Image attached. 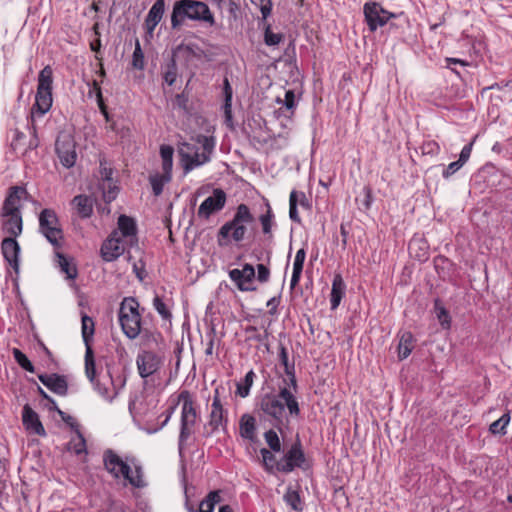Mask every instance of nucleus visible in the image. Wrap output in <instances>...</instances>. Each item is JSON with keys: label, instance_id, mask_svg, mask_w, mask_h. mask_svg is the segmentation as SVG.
<instances>
[{"label": "nucleus", "instance_id": "1", "mask_svg": "<svg viewBox=\"0 0 512 512\" xmlns=\"http://www.w3.org/2000/svg\"><path fill=\"white\" fill-rule=\"evenodd\" d=\"M279 358L284 366L287 379H284V386L279 387L277 393L265 394L260 401V409L265 415L272 418L277 425H282L287 413L291 417L300 415L299 402L294 393L297 392V380L294 372V365L289 363L288 352L285 347H281Z\"/></svg>", "mask_w": 512, "mask_h": 512}, {"label": "nucleus", "instance_id": "45", "mask_svg": "<svg viewBox=\"0 0 512 512\" xmlns=\"http://www.w3.org/2000/svg\"><path fill=\"white\" fill-rule=\"evenodd\" d=\"M260 454L262 456L263 466L265 470L269 473L276 470V463L278 461H276V457L274 456V454L266 448H262L260 450Z\"/></svg>", "mask_w": 512, "mask_h": 512}, {"label": "nucleus", "instance_id": "27", "mask_svg": "<svg viewBox=\"0 0 512 512\" xmlns=\"http://www.w3.org/2000/svg\"><path fill=\"white\" fill-rule=\"evenodd\" d=\"M346 293V284L340 274L334 275L330 293L331 310H336Z\"/></svg>", "mask_w": 512, "mask_h": 512}, {"label": "nucleus", "instance_id": "64", "mask_svg": "<svg viewBox=\"0 0 512 512\" xmlns=\"http://www.w3.org/2000/svg\"><path fill=\"white\" fill-rule=\"evenodd\" d=\"M472 143L465 145L459 155V161L464 165L470 158L472 152Z\"/></svg>", "mask_w": 512, "mask_h": 512}, {"label": "nucleus", "instance_id": "61", "mask_svg": "<svg viewBox=\"0 0 512 512\" xmlns=\"http://www.w3.org/2000/svg\"><path fill=\"white\" fill-rule=\"evenodd\" d=\"M174 149L170 145H161L160 156L162 161H173Z\"/></svg>", "mask_w": 512, "mask_h": 512}, {"label": "nucleus", "instance_id": "11", "mask_svg": "<svg viewBox=\"0 0 512 512\" xmlns=\"http://www.w3.org/2000/svg\"><path fill=\"white\" fill-rule=\"evenodd\" d=\"M363 14L371 32L383 27L391 18L396 16L394 13L385 10L378 2H366L363 6Z\"/></svg>", "mask_w": 512, "mask_h": 512}, {"label": "nucleus", "instance_id": "29", "mask_svg": "<svg viewBox=\"0 0 512 512\" xmlns=\"http://www.w3.org/2000/svg\"><path fill=\"white\" fill-rule=\"evenodd\" d=\"M305 258H306L305 249L304 248L299 249L296 252V255L294 258L293 272H292V277H291V281H290L291 289H294L298 285V283L301 279Z\"/></svg>", "mask_w": 512, "mask_h": 512}, {"label": "nucleus", "instance_id": "24", "mask_svg": "<svg viewBox=\"0 0 512 512\" xmlns=\"http://www.w3.org/2000/svg\"><path fill=\"white\" fill-rule=\"evenodd\" d=\"M39 233L46 235L48 230L62 226L54 209L44 208L38 216Z\"/></svg>", "mask_w": 512, "mask_h": 512}, {"label": "nucleus", "instance_id": "19", "mask_svg": "<svg viewBox=\"0 0 512 512\" xmlns=\"http://www.w3.org/2000/svg\"><path fill=\"white\" fill-rule=\"evenodd\" d=\"M25 193L27 191L24 187H10L0 210V215L21 214V197Z\"/></svg>", "mask_w": 512, "mask_h": 512}, {"label": "nucleus", "instance_id": "10", "mask_svg": "<svg viewBox=\"0 0 512 512\" xmlns=\"http://www.w3.org/2000/svg\"><path fill=\"white\" fill-rule=\"evenodd\" d=\"M196 142L202 146L203 151L201 153L195 152L193 155L186 154L184 156V170L189 172L194 168L201 166L211 159V154L215 148V138L213 136L198 135Z\"/></svg>", "mask_w": 512, "mask_h": 512}, {"label": "nucleus", "instance_id": "39", "mask_svg": "<svg viewBox=\"0 0 512 512\" xmlns=\"http://www.w3.org/2000/svg\"><path fill=\"white\" fill-rule=\"evenodd\" d=\"M153 307L163 320H170L172 318L170 307L162 297L155 295L153 298Z\"/></svg>", "mask_w": 512, "mask_h": 512}, {"label": "nucleus", "instance_id": "25", "mask_svg": "<svg viewBox=\"0 0 512 512\" xmlns=\"http://www.w3.org/2000/svg\"><path fill=\"white\" fill-rule=\"evenodd\" d=\"M2 219V231L9 234V237H18L23 230L21 214L0 215Z\"/></svg>", "mask_w": 512, "mask_h": 512}, {"label": "nucleus", "instance_id": "41", "mask_svg": "<svg viewBox=\"0 0 512 512\" xmlns=\"http://www.w3.org/2000/svg\"><path fill=\"white\" fill-rule=\"evenodd\" d=\"M43 236L55 248H60L63 244L64 236L61 226L48 230L47 234Z\"/></svg>", "mask_w": 512, "mask_h": 512}, {"label": "nucleus", "instance_id": "7", "mask_svg": "<svg viewBox=\"0 0 512 512\" xmlns=\"http://www.w3.org/2000/svg\"><path fill=\"white\" fill-rule=\"evenodd\" d=\"M225 389L223 386H218L214 389L212 403L208 415V422L205 426L207 435H211L217 431L226 430L228 425V410L225 405Z\"/></svg>", "mask_w": 512, "mask_h": 512}, {"label": "nucleus", "instance_id": "48", "mask_svg": "<svg viewBox=\"0 0 512 512\" xmlns=\"http://www.w3.org/2000/svg\"><path fill=\"white\" fill-rule=\"evenodd\" d=\"M274 214L271 207L268 205V209L265 214L259 217V221L262 226V231L265 235H271L273 225Z\"/></svg>", "mask_w": 512, "mask_h": 512}, {"label": "nucleus", "instance_id": "50", "mask_svg": "<svg viewBox=\"0 0 512 512\" xmlns=\"http://www.w3.org/2000/svg\"><path fill=\"white\" fill-rule=\"evenodd\" d=\"M284 36L282 33H274L271 29V26L268 24L264 30V42L267 46H276L282 40Z\"/></svg>", "mask_w": 512, "mask_h": 512}, {"label": "nucleus", "instance_id": "43", "mask_svg": "<svg viewBox=\"0 0 512 512\" xmlns=\"http://www.w3.org/2000/svg\"><path fill=\"white\" fill-rule=\"evenodd\" d=\"M57 256L61 271L65 273L69 279H74L77 276L76 267L72 265L63 254L57 253Z\"/></svg>", "mask_w": 512, "mask_h": 512}, {"label": "nucleus", "instance_id": "40", "mask_svg": "<svg viewBox=\"0 0 512 512\" xmlns=\"http://www.w3.org/2000/svg\"><path fill=\"white\" fill-rule=\"evenodd\" d=\"M510 422V414L505 413L503 414L499 419L492 422L489 427V431L492 434H500L504 435L506 434V427Z\"/></svg>", "mask_w": 512, "mask_h": 512}, {"label": "nucleus", "instance_id": "36", "mask_svg": "<svg viewBox=\"0 0 512 512\" xmlns=\"http://www.w3.org/2000/svg\"><path fill=\"white\" fill-rule=\"evenodd\" d=\"M256 377V374L253 370H250L246 373L244 379L242 382L237 383V395H239L242 398H245L250 393V388L253 385L254 379Z\"/></svg>", "mask_w": 512, "mask_h": 512}, {"label": "nucleus", "instance_id": "63", "mask_svg": "<svg viewBox=\"0 0 512 512\" xmlns=\"http://www.w3.org/2000/svg\"><path fill=\"white\" fill-rule=\"evenodd\" d=\"M171 405L166 409V411L162 414L164 417V420L162 422V426H165L169 420L171 419L172 415L174 414L176 408L178 405H175V399H170Z\"/></svg>", "mask_w": 512, "mask_h": 512}, {"label": "nucleus", "instance_id": "14", "mask_svg": "<svg viewBox=\"0 0 512 512\" xmlns=\"http://www.w3.org/2000/svg\"><path fill=\"white\" fill-rule=\"evenodd\" d=\"M132 248L134 246L126 245V241L118 236V232H112L101 246V256L107 262L114 261L126 251L130 253Z\"/></svg>", "mask_w": 512, "mask_h": 512}, {"label": "nucleus", "instance_id": "49", "mask_svg": "<svg viewBox=\"0 0 512 512\" xmlns=\"http://www.w3.org/2000/svg\"><path fill=\"white\" fill-rule=\"evenodd\" d=\"M264 438L269 448L274 452L281 451V441L278 434L273 429H270L264 433Z\"/></svg>", "mask_w": 512, "mask_h": 512}, {"label": "nucleus", "instance_id": "3", "mask_svg": "<svg viewBox=\"0 0 512 512\" xmlns=\"http://www.w3.org/2000/svg\"><path fill=\"white\" fill-rule=\"evenodd\" d=\"M118 322L123 334L130 340L138 338L142 333L147 336V346L153 342L156 346L162 335L160 333H149L143 328L142 312L140 303L135 297H124L118 310Z\"/></svg>", "mask_w": 512, "mask_h": 512}, {"label": "nucleus", "instance_id": "8", "mask_svg": "<svg viewBox=\"0 0 512 512\" xmlns=\"http://www.w3.org/2000/svg\"><path fill=\"white\" fill-rule=\"evenodd\" d=\"M95 331V323L93 318L82 316V338L86 347L85 353V371L88 379L93 381L96 376V362L93 351V335Z\"/></svg>", "mask_w": 512, "mask_h": 512}, {"label": "nucleus", "instance_id": "16", "mask_svg": "<svg viewBox=\"0 0 512 512\" xmlns=\"http://www.w3.org/2000/svg\"><path fill=\"white\" fill-rule=\"evenodd\" d=\"M227 196L224 190L216 188L211 196L207 197L199 206L197 215L199 218L208 219L212 214L221 211L226 204Z\"/></svg>", "mask_w": 512, "mask_h": 512}, {"label": "nucleus", "instance_id": "53", "mask_svg": "<svg viewBox=\"0 0 512 512\" xmlns=\"http://www.w3.org/2000/svg\"><path fill=\"white\" fill-rule=\"evenodd\" d=\"M293 198H294V204L296 206L300 205L303 208H309V206H310L309 200L303 191H297L295 189L292 190L290 192V196H289L290 203H292Z\"/></svg>", "mask_w": 512, "mask_h": 512}, {"label": "nucleus", "instance_id": "37", "mask_svg": "<svg viewBox=\"0 0 512 512\" xmlns=\"http://www.w3.org/2000/svg\"><path fill=\"white\" fill-rule=\"evenodd\" d=\"M149 181L152 186L153 194L155 196H159L163 192L164 185L171 181V177L162 173H156L154 175H150Z\"/></svg>", "mask_w": 512, "mask_h": 512}, {"label": "nucleus", "instance_id": "33", "mask_svg": "<svg viewBox=\"0 0 512 512\" xmlns=\"http://www.w3.org/2000/svg\"><path fill=\"white\" fill-rule=\"evenodd\" d=\"M75 435L67 443L66 449L70 452H74L76 455L86 453V441L80 432V430L74 431Z\"/></svg>", "mask_w": 512, "mask_h": 512}, {"label": "nucleus", "instance_id": "30", "mask_svg": "<svg viewBox=\"0 0 512 512\" xmlns=\"http://www.w3.org/2000/svg\"><path fill=\"white\" fill-rule=\"evenodd\" d=\"M414 336L411 332L405 331L400 335L398 344V357L400 360L406 359L414 349Z\"/></svg>", "mask_w": 512, "mask_h": 512}, {"label": "nucleus", "instance_id": "17", "mask_svg": "<svg viewBox=\"0 0 512 512\" xmlns=\"http://www.w3.org/2000/svg\"><path fill=\"white\" fill-rule=\"evenodd\" d=\"M113 232H118V236L126 241V245L138 248L137 224L134 218L121 214L118 217L117 229Z\"/></svg>", "mask_w": 512, "mask_h": 512}, {"label": "nucleus", "instance_id": "35", "mask_svg": "<svg viewBox=\"0 0 512 512\" xmlns=\"http://www.w3.org/2000/svg\"><path fill=\"white\" fill-rule=\"evenodd\" d=\"M53 83V70L47 65L45 66L38 75V86L37 89L52 91Z\"/></svg>", "mask_w": 512, "mask_h": 512}, {"label": "nucleus", "instance_id": "62", "mask_svg": "<svg viewBox=\"0 0 512 512\" xmlns=\"http://www.w3.org/2000/svg\"><path fill=\"white\" fill-rule=\"evenodd\" d=\"M260 11L263 19H266L272 11V1L271 0H260L259 3Z\"/></svg>", "mask_w": 512, "mask_h": 512}, {"label": "nucleus", "instance_id": "51", "mask_svg": "<svg viewBox=\"0 0 512 512\" xmlns=\"http://www.w3.org/2000/svg\"><path fill=\"white\" fill-rule=\"evenodd\" d=\"M144 53L142 51L140 42L138 39L135 40V49L132 55V66L135 69L142 70L144 68Z\"/></svg>", "mask_w": 512, "mask_h": 512}, {"label": "nucleus", "instance_id": "12", "mask_svg": "<svg viewBox=\"0 0 512 512\" xmlns=\"http://www.w3.org/2000/svg\"><path fill=\"white\" fill-rule=\"evenodd\" d=\"M106 164V161L100 160L101 183H98V190L102 191L104 202L111 203L117 198L120 187L118 180L113 177L114 170L111 167H107Z\"/></svg>", "mask_w": 512, "mask_h": 512}, {"label": "nucleus", "instance_id": "2", "mask_svg": "<svg viewBox=\"0 0 512 512\" xmlns=\"http://www.w3.org/2000/svg\"><path fill=\"white\" fill-rule=\"evenodd\" d=\"M104 469L113 479H125L134 488H144L147 483L142 465L134 456L121 457L115 450L106 449L102 454Z\"/></svg>", "mask_w": 512, "mask_h": 512}, {"label": "nucleus", "instance_id": "21", "mask_svg": "<svg viewBox=\"0 0 512 512\" xmlns=\"http://www.w3.org/2000/svg\"><path fill=\"white\" fill-rule=\"evenodd\" d=\"M22 422L23 426L29 433H33L42 437L46 436V431L39 419L38 414L30 407L29 404H26L23 407Z\"/></svg>", "mask_w": 512, "mask_h": 512}, {"label": "nucleus", "instance_id": "55", "mask_svg": "<svg viewBox=\"0 0 512 512\" xmlns=\"http://www.w3.org/2000/svg\"><path fill=\"white\" fill-rule=\"evenodd\" d=\"M53 409H55L59 416L61 417V419L74 431L76 430H79V425L77 423V421L75 420L74 417L68 415L67 413L63 412L62 410H60L57 406L53 407Z\"/></svg>", "mask_w": 512, "mask_h": 512}, {"label": "nucleus", "instance_id": "58", "mask_svg": "<svg viewBox=\"0 0 512 512\" xmlns=\"http://www.w3.org/2000/svg\"><path fill=\"white\" fill-rule=\"evenodd\" d=\"M462 167L463 164L459 160L450 163L442 172L443 178L448 179Z\"/></svg>", "mask_w": 512, "mask_h": 512}, {"label": "nucleus", "instance_id": "9", "mask_svg": "<svg viewBox=\"0 0 512 512\" xmlns=\"http://www.w3.org/2000/svg\"><path fill=\"white\" fill-rule=\"evenodd\" d=\"M55 152L63 167L69 169L75 165L77 160L76 142L70 132H59L55 141Z\"/></svg>", "mask_w": 512, "mask_h": 512}, {"label": "nucleus", "instance_id": "54", "mask_svg": "<svg viewBox=\"0 0 512 512\" xmlns=\"http://www.w3.org/2000/svg\"><path fill=\"white\" fill-rule=\"evenodd\" d=\"M216 343V333L214 329H211L206 334V343H205V355L212 356L214 354V348Z\"/></svg>", "mask_w": 512, "mask_h": 512}, {"label": "nucleus", "instance_id": "31", "mask_svg": "<svg viewBox=\"0 0 512 512\" xmlns=\"http://www.w3.org/2000/svg\"><path fill=\"white\" fill-rule=\"evenodd\" d=\"M52 105V91L37 89L34 108L41 114L49 111Z\"/></svg>", "mask_w": 512, "mask_h": 512}, {"label": "nucleus", "instance_id": "22", "mask_svg": "<svg viewBox=\"0 0 512 512\" xmlns=\"http://www.w3.org/2000/svg\"><path fill=\"white\" fill-rule=\"evenodd\" d=\"M38 379L53 393L60 396L67 395L68 383L64 375H59L56 373L40 374L38 375Z\"/></svg>", "mask_w": 512, "mask_h": 512}, {"label": "nucleus", "instance_id": "42", "mask_svg": "<svg viewBox=\"0 0 512 512\" xmlns=\"http://www.w3.org/2000/svg\"><path fill=\"white\" fill-rule=\"evenodd\" d=\"M12 353L15 361L21 368L31 373L35 371L34 365L21 350L13 348Z\"/></svg>", "mask_w": 512, "mask_h": 512}, {"label": "nucleus", "instance_id": "23", "mask_svg": "<svg viewBox=\"0 0 512 512\" xmlns=\"http://www.w3.org/2000/svg\"><path fill=\"white\" fill-rule=\"evenodd\" d=\"M165 11V0H156L150 8L144 26L148 34L152 35L156 26L161 21Z\"/></svg>", "mask_w": 512, "mask_h": 512}, {"label": "nucleus", "instance_id": "32", "mask_svg": "<svg viewBox=\"0 0 512 512\" xmlns=\"http://www.w3.org/2000/svg\"><path fill=\"white\" fill-rule=\"evenodd\" d=\"M221 500L222 498L220 490L210 491L206 495V497L199 503L197 512H213L216 504L220 503Z\"/></svg>", "mask_w": 512, "mask_h": 512}, {"label": "nucleus", "instance_id": "46", "mask_svg": "<svg viewBox=\"0 0 512 512\" xmlns=\"http://www.w3.org/2000/svg\"><path fill=\"white\" fill-rule=\"evenodd\" d=\"M224 95H225V103H224V112L227 121H230L232 118L231 115V101H232V87L227 78L224 79Z\"/></svg>", "mask_w": 512, "mask_h": 512}, {"label": "nucleus", "instance_id": "13", "mask_svg": "<svg viewBox=\"0 0 512 512\" xmlns=\"http://www.w3.org/2000/svg\"><path fill=\"white\" fill-rule=\"evenodd\" d=\"M306 458L300 442L294 443L285 455L276 463V470L282 473H290L295 468H300Z\"/></svg>", "mask_w": 512, "mask_h": 512}, {"label": "nucleus", "instance_id": "6", "mask_svg": "<svg viewBox=\"0 0 512 512\" xmlns=\"http://www.w3.org/2000/svg\"><path fill=\"white\" fill-rule=\"evenodd\" d=\"M254 222V216L246 204H240L232 220L226 222L218 231L217 241L220 246L226 244L224 240L231 237L235 242H241L247 232V224Z\"/></svg>", "mask_w": 512, "mask_h": 512}, {"label": "nucleus", "instance_id": "59", "mask_svg": "<svg viewBox=\"0 0 512 512\" xmlns=\"http://www.w3.org/2000/svg\"><path fill=\"white\" fill-rule=\"evenodd\" d=\"M270 278V270L264 264L257 265V280L265 283Z\"/></svg>", "mask_w": 512, "mask_h": 512}, {"label": "nucleus", "instance_id": "28", "mask_svg": "<svg viewBox=\"0 0 512 512\" xmlns=\"http://www.w3.org/2000/svg\"><path fill=\"white\" fill-rule=\"evenodd\" d=\"M239 432L241 437L254 441L256 438V420L250 414L242 415L240 419Z\"/></svg>", "mask_w": 512, "mask_h": 512}, {"label": "nucleus", "instance_id": "18", "mask_svg": "<svg viewBox=\"0 0 512 512\" xmlns=\"http://www.w3.org/2000/svg\"><path fill=\"white\" fill-rule=\"evenodd\" d=\"M136 363L140 376L146 378L159 369L161 358L153 351L144 350L138 354Z\"/></svg>", "mask_w": 512, "mask_h": 512}, {"label": "nucleus", "instance_id": "60", "mask_svg": "<svg viewBox=\"0 0 512 512\" xmlns=\"http://www.w3.org/2000/svg\"><path fill=\"white\" fill-rule=\"evenodd\" d=\"M98 393H100L101 396L108 401L112 400L116 396V390H115L114 386L112 388L104 387L102 389V384H100L99 381H98Z\"/></svg>", "mask_w": 512, "mask_h": 512}, {"label": "nucleus", "instance_id": "4", "mask_svg": "<svg viewBox=\"0 0 512 512\" xmlns=\"http://www.w3.org/2000/svg\"><path fill=\"white\" fill-rule=\"evenodd\" d=\"M186 20L215 24L214 15L209 6L198 0H179L174 3L171 14L173 28L181 26Z\"/></svg>", "mask_w": 512, "mask_h": 512}, {"label": "nucleus", "instance_id": "56", "mask_svg": "<svg viewBox=\"0 0 512 512\" xmlns=\"http://www.w3.org/2000/svg\"><path fill=\"white\" fill-rule=\"evenodd\" d=\"M277 102L282 103V101L279 98L277 99ZM283 105L288 110H291V111L294 110V108L296 107V103H295V93L293 90H287L285 92V99L283 101Z\"/></svg>", "mask_w": 512, "mask_h": 512}, {"label": "nucleus", "instance_id": "44", "mask_svg": "<svg viewBox=\"0 0 512 512\" xmlns=\"http://www.w3.org/2000/svg\"><path fill=\"white\" fill-rule=\"evenodd\" d=\"M435 310L437 314V319L443 329H450L451 327V317L447 309L443 306H440L438 301L435 302Z\"/></svg>", "mask_w": 512, "mask_h": 512}, {"label": "nucleus", "instance_id": "57", "mask_svg": "<svg viewBox=\"0 0 512 512\" xmlns=\"http://www.w3.org/2000/svg\"><path fill=\"white\" fill-rule=\"evenodd\" d=\"M440 151V146L435 141H427L422 145V153L428 155H436Z\"/></svg>", "mask_w": 512, "mask_h": 512}, {"label": "nucleus", "instance_id": "38", "mask_svg": "<svg viewBox=\"0 0 512 512\" xmlns=\"http://www.w3.org/2000/svg\"><path fill=\"white\" fill-rule=\"evenodd\" d=\"M26 145V135L23 132L15 130V135L11 142V148L13 151L21 155H26L28 153V148H26Z\"/></svg>", "mask_w": 512, "mask_h": 512}, {"label": "nucleus", "instance_id": "34", "mask_svg": "<svg viewBox=\"0 0 512 512\" xmlns=\"http://www.w3.org/2000/svg\"><path fill=\"white\" fill-rule=\"evenodd\" d=\"M409 253L412 257L423 261L428 258V247L426 242L413 239L409 243Z\"/></svg>", "mask_w": 512, "mask_h": 512}, {"label": "nucleus", "instance_id": "20", "mask_svg": "<svg viewBox=\"0 0 512 512\" xmlns=\"http://www.w3.org/2000/svg\"><path fill=\"white\" fill-rule=\"evenodd\" d=\"M1 251L4 259L9 263L13 270L18 273L20 246L16 237L4 238L1 242Z\"/></svg>", "mask_w": 512, "mask_h": 512}, {"label": "nucleus", "instance_id": "52", "mask_svg": "<svg viewBox=\"0 0 512 512\" xmlns=\"http://www.w3.org/2000/svg\"><path fill=\"white\" fill-rule=\"evenodd\" d=\"M98 110L101 112V114L105 117L106 122L109 124V128L114 131L115 130V122L112 120L111 115L108 112V108L106 104L103 101L101 89L98 86Z\"/></svg>", "mask_w": 512, "mask_h": 512}, {"label": "nucleus", "instance_id": "26", "mask_svg": "<svg viewBox=\"0 0 512 512\" xmlns=\"http://www.w3.org/2000/svg\"><path fill=\"white\" fill-rule=\"evenodd\" d=\"M95 201L93 195L80 194L73 198L72 205L78 216L84 219L92 216Z\"/></svg>", "mask_w": 512, "mask_h": 512}, {"label": "nucleus", "instance_id": "47", "mask_svg": "<svg viewBox=\"0 0 512 512\" xmlns=\"http://www.w3.org/2000/svg\"><path fill=\"white\" fill-rule=\"evenodd\" d=\"M284 500L293 510L298 512L303 510L301 498L297 491L288 490L284 495Z\"/></svg>", "mask_w": 512, "mask_h": 512}, {"label": "nucleus", "instance_id": "5", "mask_svg": "<svg viewBox=\"0 0 512 512\" xmlns=\"http://www.w3.org/2000/svg\"><path fill=\"white\" fill-rule=\"evenodd\" d=\"M175 405H181L179 446L184 445L194 432L199 418L198 405L189 390H182L175 398Z\"/></svg>", "mask_w": 512, "mask_h": 512}, {"label": "nucleus", "instance_id": "15", "mask_svg": "<svg viewBox=\"0 0 512 512\" xmlns=\"http://www.w3.org/2000/svg\"><path fill=\"white\" fill-rule=\"evenodd\" d=\"M228 275L239 291L248 292L256 289L253 286V280L256 276L253 265L245 263L242 269H231Z\"/></svg>", "mask_w": 512, "mask_h": 512}]
</instances>
